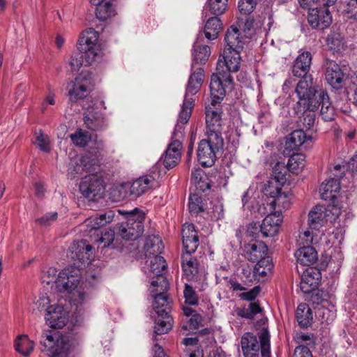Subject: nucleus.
Listing matches in <instances>:
<instances>
[{"label": "nucleus", "instance_id": "obj_51", "mask_svg": "<svg viewBox=\"0 0 357 357\" xmlns=\"http://www.w3.org/2000/svg\"><path fill=\"white\" fill-rule=\"evenodd\" d=\"M287 171L289 169L287 165L278 162L273 169V177L271 178L284 185L287 181L286 176Z\"/></svg>", "mask_w": 357, "mask_h": 357}, {"label": "nucleus", "instance_id": "obj_14", "mask_svg": "<svg viewBox=\"0 0 357 357\" xmlns=\"http://www.w3.org/2000/svg\"><path fill=\"white\" fill-rule=\"evenodd\" d=\"M91 78L90 74L82 73L68 85V96L72 102H77L79 99H84L91 90Z\"/></svg>", "mask_w": 357, "mask_h": 357}, {"label": "nucleus", "instance_id": "obj_23", "mask_svg": "<svg viewBox=\"0 0 357 357\" xmlns=\"http://www.w3.org/2000/svg\"><path fill=\"white\" fill-rule=\"evenodd\" d=\"M182 144L178 139H173L168 145L164 156L161 158L163 165L167 169L177 165L181 160Z\"/></svg>", "mask_w": 357, "mask_h": 357}, {"label": "nucleus", "instance_id": "obj_56", "mask_svg": "<svg viewBox=\"0 0 357 357\" xmlns=\"http://www.w3.org/2000/svg\"><path fill=\"white\" fill-rule=\"evenodd\" d=\"M183 294L185 303L191 305H197L198 304V296L197 293L190 284H185Z\"/></svg>", "mask_w": 357, "mask_h": 357}, {"label": "nucleus", "instance_id": "obj_12", "mask_svg": "<svg viewBox=\"0 0 357 357\" xmlns=\"http://www.w3.org/2000/svg\"><path fill=\"white\" fill-rule=\"evenodd\" d=\"M92 250L93 247L86 240L73 242L69 248V257L74 261L73 266L82 269L86 264H89L93 255Z\"/></svg>", "mask_w": 357, "mask_h": 357}, {"label": "nucleus", "instance_id": "obj_35", "mask_svg": "<svg viewBox=\"0 0 357 357\" xmlns=\"http://www.w3.org/2000/svg\"><path fill=\"white\" fill-rule=\"evenodd\" d=\"M181 266L186 277L192 280L198 273L199 261L197 258L189 254H182Z\"/></svg>", "mask_w": 357, "mask_h": 357}, {"label": "nucleus", "instance_id": "obj_5", "mask_svg": "<svg viewBox=\"0 0 357 357\" xmlns=\"http://www.w3.org/2000/svg\"><path fill=\"white\" fill-rule=\"evenodd\" d=\"M125 215L126 221L117 225L116 234L126 241H135L144 232L145 213L135 208L132 211H118Z\"/></svg>", "mask_w": 357, "mask_h": 357}, {"label": "nucleus", "instance_id": "obj_11", "mask_svg": "<svg viewBox=\"0 0 357 357\" xmlns=\"http://www.w3.org/2000/svg\"><path fill=\"white\" fill-rule=\"evenodd\" d=\"M79 188L84 198L95 201L102 197L105 186L102 177L93 172L82 180Z\"/></svg>", "mask_w": 357, "mask_h": 357}, {"label": "nucleus", "instance_id": "obj_10", "mask_svg": "<svg viewBox=\"0 0 357 357\" xmlns=\"http://www.w3.org/2000/svg\"><path fill=\"white\" fill-rule=\"evenodd\" d=\"M98 32L93 28L83 31L77 42V49L84 51L89 61H99L102 56V52L98 44Z\"/></svg>", "mask_w": 357, "mask_h": 357}, {"label": "nucleus", "instance_id": "obj_7", "mask_svg": "<svg viewBox=\"0 0 357 357\" xmlns=\"http://www.w3.org/2000/svg\"><path fill=\"white\" fill-rule=\"evenodd\" d=\"M40 341V351L50 357H67L69 344L57 331H44Z\"/></svg>", "mask_w": 357, "mask_h": 357}, {"label": "nucleus", "instance_id": "obj_31", "mask_svg": "<svg viewBox=\"0 0 357 357\" xmlns=\"http://www.w3.org/2000/svg\"><path fill=\"white\" fill-rule=\"evenodd\" d=\"M291 195L289 192H280L269 203L270 212L278 217H282V211L291 206Z\"/></svg>", "mask_w": 357, "mask_h": 357}, {"label": "nucleus", "instance_id": "obj_4", "mask_svg": "<svg viewBox=\"0 0 357 357\" xmlns=\"http://www.w3.org/2000/svg\"><path fill=\"white\" fill-rule=\"evenodd\" d=\"M244 357H271L270 335L267 328H263L257 337L252 333H245L241 340Z\"/></svg>", "mask_w": 357, "mask_h": 357}, {"label": "nucleus", "instance_id": "obj_6", "mask_svg": "<svg viewBox=\"0 0 357 357\" xmlns=\"http://www.w3.org/2000/svg\"><path fill=\"white\" fill-rule=\"evenodd\" d=\"M153 307L157 314L155 319L154 333L162 335L168 333L172 328L173 319L169 313L172 311V301L165 292L152 295Z\"/></svg>", "mask_w": 357, "mask_h": 357}, {"label": "nucleus", "instance_id": "obj_48", "mask_svg": "<svg viewBox=\"0 0 357 357\" xmlns=\"http://www.w3.org/2000/svg\"><path fill=\"white\" fill-rule=\"evenodd\" d=\"M193 107V100L192 98L185 97L183 103L181 107V109L178 115V123L181 124H185L188 122L191 116L192 109Z\"/></svg>", "mask_w": 357, "mask_h": 357}, {"label": "nucleus", "instance_id": "obj_42", "mask_svg": "<svg viewBox=\"0 0 357 357\" xmlns=\"http://www.w3.org/2000/svg\"><path fill=\"white\" fill-rule=\"evenodd\" d=\"M34 344L27 335H19L15 341V350L25 357L29 356L33 351Z\"/></svg>", "mask_w": 357, "mask_h": 357}, {"label": "nucleus", "instance_id": "obj_57", "mask_svg": "<svg viewBox=\"0 0 357 357\" xmlns=\"http://www.w3.org/2000/svg\"><path fill=\"white\" fill-rule=\"evenodd\" d=\"M68 171L73 174H82L84 171L91 172V174L96 172V171H90L82 163V157L79 160V162L74 160L71 161L69 165Z\"/></svg>", "mask_w": 357, "mask_h": 357}, {"label": "nucleus", "instance_id": "obj_15", "mask_svg": "<svg viewBox=\"0 0 357 357\" xmlns=\"http://www.w3.org/2000/svg\"><path fill=\"white\" fill-rule=\"evenodd\" d=\"M307 22L312 29L324 30L332 23V16L326 6L310 8Z\"/></svg>", "mask_w": 357, "mask_h": 357}, {"label": "nucleus", "instance_id": "obj_28", "mask_svg": "<svg viewBox=\"0 0 357 357\" xmlns=\"http://www.w3.org/2000/svg\"><path fill=\"white\" fill-rule=\"evenodd\" d=\"M317 108L321 106L320 116L326 122L332 121L335 119V111L331 105L329 96L326 91L321 90L318 94Z\"/></svg>", "mask_w": 357, "mask_h": 357}, {"label": "nucleus", "instance_id": "obj_63", "mask_svg": "<svg viewBox=\"0 0 357 357\" xmlns=\"http://www.w3.org/2000/svg\"><path fill=\"white\" fill-rule=\"evenodd\" d=\"M294 357H312V354L309 347L299 345L294 350Z\"/></svg>", "mask_w": 357, "mask_h": 357}, {"label": "nucleus", "instance_id": "obj_39", "mask_svg": "<svg viewBox=\"0 0 357 357\" xmlns=\"http://www.w3.org/2000/svg\"><path fill=\"white\" fill-rule=\"evenodd\" d=\"M222 29V24L220 18L218 16L211 17L206 21L204 26L205 37L210 40H215Z\"/></svg>", "mask_w": 357, "mask_h": 357}, {"label": "nucleus", "instance_id": "obj_60", "mask_svg": "<svg viewBox=\"0 0 357 357\" xmlns=\"http://www.w3.org/2000/svg\"><path fill=\"white\" fill-rule=\"evenodd\" d=\"M242 275L246 283H252L254 281H256V275L254 273V268L252 269L248 265L242 268Z\"/></svg>", "mask_w": 357, "mask_h": 357}, {"label": "nucleus", "instance_id": "obj_20", "mask_svg": "<svg viewBox=\"0 0 357 357\" xmlns=\"http://www.w3.org/2000/svg\"><path fill=\"white\" fill-rule=\"evenodd\" d=\"M244 256L250 261L257 263L262 259L269 258L268 247L262 241H257L245 244L243 248Z\"/></svg>", "mask_w": 357, "mask_h": 357}, {"label": "nucleus", "instance_id": "obj_30", "mask_svg": "<svg viewBox=\"0 0 357 357\" xmlns=\"http://www.w3.org/2000/svg\"><path fill=\"white\" fill-rule=\"evenodd\" d=\"M326 211L324 206L317 205L308 213V225L312 230H319L326 222Z\"/></svg>", "mask_w": 357, "mask_h": 357}, {"label": "nucleus", "instance_id": "obj_27", "mask_svg": "<svg viewBox=\"0 0 357 357\" xmlns=\"http://www.w3.org/2000/svg\"><path fill=\"white\" fill-rule=\"evenodd\" d=\"M204 70L202 68L191 69L188 84L186 86L185 97L195 95L200 90L204 79Z\"/></svg>", "mask_w": 357, "mask_h": 357}, {"label": "nucleus", "instance_id": "obj_33", "mask_svg": "<svg viewBox=\"0 0 357 357\" xmlns=\"http://www.w3.org/2000/svg\"><path fill=\"white\" fill-rule=\"evenodd\" d=\"M226 47L224 50L241 51L243 43L240 38L237 26L232 25L227 31L225 37Z\"/></svg>", "mask_w": 357, "mask_h": 357}, {"label": "nucleus", "instance_id": "obj_17", "mask_svg": "<svg viewBox=\"0 0 357 357\" xmlns=\"http://www.w3.org/2000/svg\"><path fill=\"white\" fill-rule=\"evenodd\" d=\"M45 320L50 328H61L68 321V312L61 305H50L47 309Z\"/></svg>", "mask_w": 357, "mask_h": 357}, {"label": "nucleus", "instance_id": "obj_16", "mask_svg": "<svg viewBox=\"0 0 357 357\" xmlns=\"http://www.w3.org/2000/svg\"><path fill=\"white\" fill-rule=\"evenodd\" d=\"M105 146L102 141H96L90 146L88 153L82 156V163L90 171H97L100 160L105 155Z\"/></svg>", "mask_w": 357, "mask_h": 357}, {"label": "nucleus", "instance_id": "obj_1", "mask_svg": "<svg viewBox=\"0 0 357 357\" xmlns=\"http://www.w3.org/2000/svg\"><path fill=\"white\" fill-rule=\"evenodd\" d=\"M211 101V104L206 106V136L222 137V109L220 104L226 94L225 89H219L215 82H213L212 86H210Z\"/></svg>", "mask_w": 357, "mask_h": 357}, {"label": "nucleus", "instance_id": "obj_37", "mask_svg": "<svg viewBox=\"0 0 357 357\" xmlns=\"http://www.w3.org/2000/svg\"><path fill=\"white\" fill-rule=\"evenodd\" d=\"M296 318L301 328H307L312 324L313 316L311 308L307 303H301L296 311Z\"/></svg>", "mask_w": 357, "mask_h": 357}, {"label": "nucleus", "instance_id": "obj_8", "mask_svg": "<svg viewBox=\"0 0 357 357\" xmlns=\"http://www.w3.org/2000/svg\"><path fill=\"white\" fill-rule=\"evenodd\" d=\"M224 146L223 138L207 137L202 139L198 144L197 155V160L203 167H212L216 160V153L222 149Z\"/></svg>", "mask_w": 357, "mask_h": 357}, {"label": "nucleus", "instance_id": "obj_40", "mask_svg": "<svg viewBox=\"0 0 357 357\" xmlns=\"http://www.w3.org/2000/svg\"><path fill=\"white\" fill-rule=\"evenodd\" d=\"M164 249L161 238L158 236H149L146 238L144 250L146 256L159 255Z\"/></svg>", "mask_w": 357, "mask_h": 357}, {"label": "nucleus", "instance_id": "obj_61", "mask_svg": "<svg viewBox=\"0 0 357 357\" xmlns=\"http://www.w3.org/2000/svg\"><path fill=\"white\" fill-rule=\"evenodd\" d=\"M247 235L254 238H257L261 235V225L257 222L249 224L247 229Z\"/></svg>", "mask_w": 357, "mask_h": 357}, {"label": "nucleus", "instance_id": "obj_59", "mask_svg": "<svg viewBox=\"0 0 357 357\" xmlns=\"http://www.w3.org/2000/svg\"><path fill=\"white\" fill-rule=\"evenodd\" d=\"M115 236V231L112 229L105 230L101 234L99 239L100 243H104V247L109 246L113 243Z\"/></svg>", "mask_w": 357, "mask_h": 357}, {"label": "nucleus", "instance_id": "obj_52", "mask_svg": "<svg viewBox=\"0 0 357 357\" xmlns=\"http://www.w3.org/2000/svg\"><path fill=\"white\" fill-rule=\"evenodd\" d=\"M70 137L75 146L79 147L86 146L91 139V135L82 129H77L75 133L70 135Z\"/></svg>", "mask_w": 357, "mask_h": 357}, {"label": "nucleus", "instance_id": "obj_53", "mask_svg": "<svg viewBox=\"0 0 357 357\" xmlns=\"http://www.w3.org/2000/svg\"><path fill=\"white\" fill-rule=\"evenodd\" d=\"M298 112H303V117L300 119L303 127L301 129L310 130L314 124L316 115L315 109H304L303 107H297Z\"/></svg>", "mask_w": 357, "mask_h": 357}, {"label": "nucleus", "instance_id": "obj_26", "mask_svg": "<svg viewBox=\"0 0 357 357\" xmlns=\"http://www.w3.org/2000/svg\"><path fill=\"white\" fill-rule=\"evenodd\" d=\"M282 217H278L270 212L261 224V236L264 238L275 236L279 229Z\"/></svg>", "mask_w": 357, "mask_h": 357}, {"label": "nucleus", "instance_id": "obj_47", "mask_svg": "<svg viewBox=\"0 0 357 357\" xmlns=\"http://www.w3.org/2000/svg\"><path fill=\"white\" fill-rule=\"evenodd\" d=\"M227 5L228 0H208L206 7L211 14L218 16L226 11Z\"/></svg>", "mask_w": 357, "mask_h": 357}, {"label": "nucleus", "instance_id": "obj_62", "mask_svg": "<svg viewBox=\"0 0 357 357\" xmlns=\"http://www.w3.org/2000/svg\"><path fill=\"white\" fill-rule=\"evenodd\" d=\"M35 144L37 146L44 152H50V148L49 146V141L47 137H45L43 134L37 136Z\"/></svg>", "mask_w": 357, "mask_h": 357}, {"label": "nucleus", "instance_id": "obj_21", "mask_svg": "<svg viewBox=\"0 0 357 357\" xmlns=\"http://www.w3.org/2000/svg\"><path fill=\"white\" fill-rule=\"evenodd\" d=\"M83 119L86 126L91 130L98 131L107 127L104 114L94 107L87 109L84 114Z\"/></svg>", "mask_w": 357, "mask_h": 357}, {"label": "nucleus", "instance_id": "obj_43", "mask_svg": "<svg viewBox=\"0 0 357 357\" xmlns=\"http://www.w3.org/2000/svg\"><path fill=\"white\" fill-rule=\"evenodd\" d=\"M272 259L271 257L262 259L258 261L254 267V273L256 275V280H263L273 268Z\"/></svg>", "mask_w": 357, "mask_h": 357}, {"label": "nucleus", "instance_id": "obj_44", "mask_svg": "<svg viewBox=\"0 0 357 357\" xmlns=\"http://www.w3.org/2000/svg\"><path fill=\"white\" fill-rule=\"evenodd\" d=\"M84 51L78 50V52H73L69 64L71 67L72 71H78L80 68L83 66L84 61L86 62V65H91L96 61H89L86 54Z\"/></svg>", "mask_w": 357, "mask_h": 357}, {"label": "nucleus", "instance_id": "obj_29", "mask_svg": "<svg viewBox=\"0 0 357 357\" xmlns=\"http://www.w3.org/2000/svg\"><path fill=\"white\" fill-rule=\"evenodd\" d=\"M310 138L303 129L294 130L285 138L284 152L290 153L291 151L298 150L307 139Z\"/></svg>", "mask_w": 357, "mask_h": 357}, {"label": "nucleus", "instance_id": "obj_18", "mask_svg": "<svg viewBox=\"0 0 357 357\" xmlns=\"http://www.w3.org/2000/svg\"><path fill=\"white\" fill-rule=\"evenodd\" d=\"M183 248L184 252L183 254L194 253L199 244L198 233L195 230V227L192 223H185L182 229Z\"/></svg>", "mask_w": 357, "mask_h": 357}, {"label": "nucleus", "instance_id": "obj_25", "mask_svg": "<svg viewBox=\"0 0 357 357\" xmlns=\"http://www.w3.org/2000/svg\"><path fill=\"white\" fill-rule=\"evenodd\" d=\"M344 75L340 66L335 62L328 63L326 70V79L335 89H341L343 86Z\"/></svg>", "mask_w": 357, "mask_h": 357}, {"label": "nucleus", "instance_id": "obj_36", "mask_svg": "<svg viewBox=\"0 0 357 357\" xmlns=\"http://www.w3.org/2000/svg\"><path fill=\"white\" fill-rule=\"evenodd\" d=\"M153 183H154V178L151 176L139 177L131 184L130 188V194L139 197L150 189Z\"/></svg>", "mask_w": 357, "mask_h": 357}, {"label": "nucleus", "instance_id": "obj_55", "mask_svg": "<svg viewBox=\"0 0 357 357\" xmlns=\"http://www.w3.org/2000/svg\"><path fill=\"white\" fill-rule=\"evenodd\" d=\"M319 316L321 317L323 321L328 324L333 321L336 317V309L334 305H331V309L326 307L324 303H322L321 307L318 309Z\"/></svg>", "mask_w": 357, "mask_h": 357}, {"label": "nucleus", "instance_id": "obj_32", "mask_svg": "<svg viewBox=\"0 0 357 357\" xmlns=\"http://www.w3.org/2000/svg\"><path fill=\"white\" fill-rule=\"evenodd\" d=\"M297 262L303 266H311L318 259V254L314 248L307 245L298 248L295 252Z\"/></svg>", "mask_w": 357, "mask_h": 357}, {"label": "nucleus", "instance_id": "obj_13", "mask_svg": "<svg viewBox=\"0 0 357 357\" xmlns=\"http://www.w3.org/2000/svg\"><path fill=\"white\" fill-rule=\"evenodd\" d=\"M167 268V263L164 257L156 255L153 257L150 261V271L153 277H156V280H153L151 284L153 287H159L160 290L151 291V294L164 292L168 289V282L163 273Z\"/></svg>", "mask_w": 357, "mask_h": 357}, {"label": "nucleus", "instance_id": "obj_34", "mask_svg": "<svg viewBox=\"0 0 357 357\" xmlns=\"http://www.w3.org/2000/svg\"><path fill=\"white\" fill-rule=\"evenodd\" d=\"M114 218V213L112 210L97 214L95 217H91L85 221L86 225L90 230L97 229L111 222Z\"/></svg>", "mask_w": 357, "mask_h": 357}, {"label": "nucleus", "instance_id": "obj_41", "mask_svg": "<svg viewBox=\"0 0 357 357\" xmlns=\"http://www.w3.org/2000/svg\"><path fill=\"white\" fill-rule=\"evenodd\" d=\"M326 45L331 50L334 52H339L344 49V38L339 29L333 28L327 36Z\"/></svg>", "mask_w": 357, "mask_h": 357}, {"label": "nucleus", "instance_id": "obj_24", "mask_svg": "<svg viewBox=\"0 0 357 357\" xmlns=\"http://www.w3.org/2000/svg\"><path fill=\"white\" fill-rule=\"evenodd\" d=\"M311 63L312 54L310 52L306 51L301 53L294 62L292 66L293 75L298 77L311 76L308 74Z\"/></svg>", "mask_w": 357, "mask_h": 357}, {"label": "nucleus", "instance_id": "obj_2", "mask_svg": "<svg viewBox=\"0 0 357 357\" xmlns=\"http://www.w3.org/2000/svg\"><path fill=\"white\" fill-rule=\"evenodd\" d=\"M81 269L75 266H69L62 270L55 281L56 287L61 293L71 295L70 299L75 305H81L86 298V294L79 285Z\"/></svg>", "mask_w": 357, "mask_h": 357}, {"label": "nucleus", "instance_id": "obj_49", "mask_svg": "<svg viewBox=\"0 0 357 357\" xmlns=\"http://www.w3.org/2000/svg\"><path fill=\"white\" fill-rule=\"evenodd\" d=\"M189 211L192 215H197L205 211V204L202 198L197 194L190 195L188 202Z\"/></svg>", "mask_w": 357, "mask_h": 357}, {"label": "nucleus", "instance_id": "obj_46", "mask_svg": "<svg viewBox=\"0 0 357 357\" xmlns=\"http://www.w3.org/2000/svg\"><path fill=\"white\" fill-rule=\"evenodd\" d=\"M262 311V308L259 303L255 302H251L249 303L248 307L239 308L236 310L238 316L243 318L252 319L254 318L255 314L260 313Z\"/></svg>", "mask_w": 357, "mask_h": 357}, {"label": "nucleus", "instance_id": "obj_22", "mask_svg": "<svg viewBox=\"0 0 357 357\" xmlns=\"http://www.w3.org/2000/svg\"><path fill=\"white\" fill-rule=\"evenodd\" d=\"M344 176V172L340 175L334 174L333 178L324 181L319 188L321 197L324 200L333 201L340 190V180Z\"/></svg>", "mask_w": 357, "mask_h": 357}, {"label": "nucleus", "instance_id": "obj_19", "mask_svg": "<svg viewBox=\"0 0 357 357\" xmlns=\"http://www.w3.org/2000/svg\"><path fill=\"white\" fill-rule=\"evenodd\" d=\"M321 279L320 270L315 267L306 268L301 276L300 283L301 290L304 294H310L315 290L319 284Z\"/></svg>", "mask_w": 357, "mask_h": 357}, {"label": "nucleus", "instance_id": "obj_64", "mask_svg": "<svg viewBox=\"0 0 357 357\" xmlns=\"http://www.w3.org/2000/svg\"><path fill=\"white\" fill-rule=\"evenodd\" d=\"M349 99L357 107V82H353L347 89Z\"/></svg>", "mask_w": 357, "mask_h": 357}, {"label": "nucleus", "instance_id": "obj_58", "mask_svg": "<svg viewBox=\"0 0 357 357\" xmlns=\"http://www.w3.org/2000/svg\"><path fill=\"white\" fill-rule=\"evenodd\" d=\"M296 340L300 345H305L307 347L310 346L313 347L315 344L314 337L312 334L301 333L297 334Z\"/></svg>", "mask_w": 357, "mask_h": 357}, {"label": "nucleus", "instance_id": "obj_54", "mask_svg": "<svg viewBox=\"0 0 357 357\" xmlns=\"http://www.w3.org/2000/svg\"><path fill=\"white\" fill-rule=\"evenodd\" d=\"M283 185V184L278 183L275 180L270 178L264 184L263 192L265 196L273 199L275 196H277V195H278L281 192L282 187Z\"/></svg>", "mask_w": 357, "mask_h": 357}, {"label": "nucleus", "instance_id": "obj_9", "mask_svg": "<svg viewBox=\"0 0 357 357\" xmlns=\"http://www.w3.org/2000/svg\"><path fill=\"white\" fill-rule=\"evenodd\" d=\"M312 76H305L297 84L296 93L298 98L297 107H303L304 109H317L318 92L313 86Z\"/></svg>", "mask_w": 357, "mask_h": 357}, {"label": "nucleus", "instance_id": "obj_50", "mask_svg": "<svg viewBox=\"0 0 357 357\" xmlns=\"http://www.w3.org/2000/svg\"><path fill=\"white\" fill-rule=\"evenodd\" d=\"M305 156L303 153H293L290 155L287 164L289 172L296 173L300 169L305 166Z\"/></svg>", "mask_w": 357, "mask_h": 357}, {"label": "nucleus", "instance_id": "obj_45", "mask_svg": "<svg viewBox=\"0 0 357 357\" xmlns=\"http://www.w3.org/2000/svg\"><path fill=\"white\" fill-rule=\"evenodd\" d=\"M114 9L110 2L102 0L101 2L97 4L96 16L100 20H106L107 18L114 15Z\"/></svg>", "mask_w": 357, "mask_h": 357}, {"label": "nucleus", "instance_id": "obj_3", "mask_svg": "<svg viewBox=\"0 0 357 357\" xmlns=\"http://www.w3.org/2000/svg\"><path fill=\"white\" fill-rule=\"evenodd\" d=\"M241 51L224 50L223 60L218 59L216 66V73L211 77L210 86L213 82L218 85L219 89H232L233 78L230 73H236L240 66Z\"/></svg>", "mask_w": 357, "mask_h": 357}, {"label": "nucleus", "instance_id": "obj_38", "mask_svg": "<svg viewBox=\"0 0 357 357\" xmlns=\"http://www.w3.org/2000/svg\"><path fill=\"white\" fill-rule=\"evenodd\" d=\"M210 55L211 49L208 45H199L195 43L193 46L192 70L197 68L196 65L205 64L208 60Z\"/></svg>", "mask_w": 357, "mask_h": 357}]
</instances>
